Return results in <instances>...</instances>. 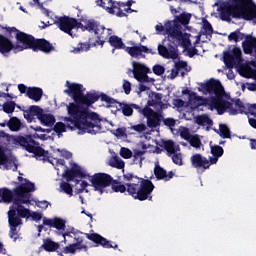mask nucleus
I'll return each instance as SVG.
<instances>
[{"label":"nucleus","mask_w":256,"mask_h":256,"mask_svg":"<svg viewBox=\"0 0 256 256\" xmlns=\"http://www.w3.org/2000/svg\"><path fill=\"white\" fill-rule=\"evenodd\" d=\"M198 90L204 95H211V98L204 99L195 92L189 93L188 112L195 111L200 107H207L210 111H217L218 115H223L225 111L230 115H239L247 113L245 105L238 102H233L229 95L225 93L223 86L219 80H209L201 84Z\"/></svg>","instance_id":"nucleus-1"},{"label":"nucleus","mask_w":256,"mask_h":256,"mask_svg":"<svg viewBox=\"0 0 256 256\" xmlns=\"http://www.w3.org/2000/svg\"><path fill=\"white\" fill-rule=\"evenodd\" d=\"M18 180L20 181V185L14 189L17 199L8 211V221L11 229L10 237L14 239V241H17V227L21 225V218L19 217H24L25 219L32 217L33 221H36V223H39V221L43 219L41 213L34 212L31 214L29 209L23 207V205L31 203V193L35 191V184L21 176L18 177Z\"/></svg>","instance_id":"nucleus-2"},{"label":"nucleus","mask_w":256,"mask_h":256,"mask_svg":"<svg viewBox=\"0 0 256 256\" xmlns=\"http://www.w3.org/2000/svg\"><path fill=\"white\" fill-rule=\"evenodd\" d=\"M68 117L64 118L66 126L69 129H78L79 133H105L111 131L113 122L107 119H101L99 114L81 109L79 105L70 103L67 105Z\"/></svg>","instance_id":"nucleus-3"},{"label":"nucleus","mask_w":256,"mask_h":256,"mask_svg":"<svg viewBox=\"0 0 256 256\" xmlns=\"http://www.w3.org/2000/svg\"><path fill=\"white\" fill-rule=\"evenodd\" d=\"M14 141L21 147H24L28 153H33L40 161H49V163L55 167L56 171H58L57 174L59 175V173H61L62 177H65L67 181H73L75 177H87L85 170L75 162H71V169L67 170L65 161L58 158L49 157V152L39 147V144L35 143L31 137H18Z\"/></svg>","instance_id":"nucleus-4"},{"label":"nucleus","mask_w":256,"mask_h":256,"mask_svg":"<svg viewBox=\"0 0 256 256\" xmlns=\"http://www.w3.org/2000/svg\"><path fill=\"white\" fill-rule=\"evenodd\" d=\"M214 7L217 11L214 15H218L222 21H231V17H234L256 23V5L253 0H218Z\"/></svg>","instance_id":"nucleus-5"},{"label":"nucleus","mask_w":256,"mask_h":256,"mask_svg":"<svg viewBox=\"0 0 256 256\" xmlns=\"http://www.w3.org/2000/svg\"><path fill=\"white\" fill-rule=\"evenodd\" d=\"M155 31L158 35H168L169 41L174 43V45H180V47H184L187 49L189 45H195L199 38L197 36H189L187 33L180 32L177 29V22L170 21L163 26V24L159 23L155 26ZM188 37V41L185 38Z\"/></svg>","instance_id":"nucleus-6"},{"label":"nucleus","mask_w":256,"mask_h":256,"mask_svg":"<svg viewBox=\"0 0 256 256\" xmlns=\"http://www.w3.org/2000/svg\"><path fill=\"white\" fill-rule=\"evenodd\" d=\"M17 43L14 45V51H24V49H33V51H43V53H51L53 51V45L47 40H35L32 36H29L23 32H16Z\"/></svg>","instance_id":"nucleus-7"},{"label":"nucleus","mask_w":256,"mask_h":256,"mask_svg":"<svg viewBox=\"0 0 256 256\" xmlns=\"http://www.w3.org/2000/svg\"><path fill=\"white\" fill-rule=\"evenodd\" d=\"M132 183L128 184L127 191L134 199H139V201H145L149 199L151 193H153V189L155 186L152 181L139 179L137 177H131Z\"/></svg>","instance_id":"nucleus-8"},{"label":"nucleus","mask_w":256,"mask_h":256,"mask_svg":"<svg viewBox=\"0 0 256 256\" xmlns=\"http://www.w3.org/2000/svg\"><path fill=\"white\" fill-rule=\"evenodd\" d=\"M133 109H137L138 113H141V115L146 117L147 126L150 129H156V127H159V125H161V119H163V116L160 113L153 111L151 108H149V106L141 109L136 104H124L122 106L123 115H125L126 117H131V115H133Z\"/></svg>","instance_id":"nucleus-9"},{"label":"nucleus","mask_w":256,"mask_h":256,"mask_svg":"<svg viewBox=\"0 0 256 256\" xmlns=\"http://www.w3.org/2000/svg\"><path fill=\"white\" fill-rule=\"evenodd\" d=\"M66 87L68 89H66L64 93L69 95V97H72L77 105H85L86 107H89V105H93V103L97 102V96L92 94H88L86 96L83 95L85 88L81 84L70 83L67 81Z\"/></svg>","instance_id":"nucleus-10"},{"label":"nucleus","mask_w":256,"mask_h":256,"mask_svg":"<svg viewBox=\"0 0 256 256\" xmlns=\"http://www.w3.org/2000/svg\"><path fill=\"white\" fill-rule=\"evenodd\" d=\"M133 1L125 3L113 2V0H97V5L103 7L110 15H116V17H125L127 13H131V4Z\"/></svg>","instance_id":"nucleus-11"},{"label":"nucleus","mask_w":256,"mask_h":256,"mask_svg":"<svg viewBox=\"0 0 256 256\" xmlns=\"http://www.w3.org/2000/svg\"><path fill=\"white\" fill-rule=\"evenodd\" d=\"M229 41H234L235 43H238V41H243L242 47L243 51L246 55H253V57H256V38L241 33V32H233L228 37Z\"/></svg>","instance_id":"nucleus-12"},{"label":"nucleus","mask_w":256,"mask_h":256,"mask_svg":"<svg viewBox=\"0 0 256 256\" xmlns=\"http://www.w3.org/2000/svg\"><path fill=\"white\" fill-rule=\"evenodd\" d=\"M61 31L68 33L71 37H75L77 29H83L81 23H77V20L69 17L58 18L55 22Z\"/></svg>","instance_id":"nucleus-13"},{"label":"nucleus","mask_w":256,"mask_h":256,"mask_svg":"<svg viewBox=\"0 0 256 256\" xmlns=\"http://www.w3.org/2000/svg\"><path fill=\"white\" fill-rule=\"evenodd\" d=\"M88 179L95 191L102 194L105 193V189L111 185V176L105 173H97L93 176H88Z\"/></svg>","instance_id":"nucleus-14"},{"label":"nucleus","mask_w":256,"mask_h":256,"mask_svg":"<svg viewBox=\"0 0 256 256\" xmlns=\"http://www.w3.org/2000/svg\"><path fill=\"white\" fill-rule=\"evenodd\" d=\"M82 31H94L95 35L99 37V39H109L110 35H113L112 29H106L103 25H95L90 20H83L81 22Z\"/></svg>","instance_id":"nucleus-15"},{"label":"nucleus","mask_w":256,"mask_h":256,"mask_svg":"<svg viewBox=\"0 0 256 256\" xmlns=\"http://www.w3.org/2000/svg\"><path fill=\"white\" fill-rule=\"evenodd\" d=\"M133 67V75L136 81L140 83H155V79L148 77V73H151V69H149L145 64L140 62H132Z\"/></svg>","instance_id":"nucleus-16"},{"label":"nucleus","mask_w":256,"mask_h":256,"mask_svg":"<svg viewBox=\"0 0 256 256\" xmlns=\"http://www.w3.org/2000/svg\"><path fill=\"white\" fill-rule=\"evenodd\" d=\"M0 165L10 171H17V159L11 156V151L0 144Z\"/></svg>","instance_id":"nucleus-17"},{"label":"nucleus","mask_w":256,"mask_h":256,"mask_svg":"<svg viewBox=\"0 0 256 256\" xmlns=\"http://www.w3.org/2000/svg\"><path fill=\"white\" fill-rule=\"evenodd\" d=\"M138 150L145 155V153H161L162 149L159 147L157 141L151 136H143L142 140L137 144Z\"/></svg>","instance_id":"nucleus-18"},{"label":"nucleus","mask_w":256,"mask_h":256,"mask_svg":"<svg viewBox=\"0 0 256 256\" xmlns=\"http://www.w3.org/2000/svg\"><path fill=\"white\" fill-rule=\"evenodd\" d=\"M201 33L202 34L200 35L187 34L188 37L184 38V41H189V37H197L198 41L196 44L189 45V47H187L186 49H193V47H196L199 41H202V43H205V38H203L205 36H206V39H209V37H211L213 33V27L211 26V23H209V21H207L205 18L202 19Z\"/></svg>","instance_id":"nucleus-19"},{"label":"nucleus","mask_w":256,"mask_h":256,"mask_svg":"<svg viewBox=\"0 0 256 256\" xmlns=\"http://www.w3.org/2000/svg\"><path fill=\"white\" fill-rule=\"evenodd\" d=\"M162 143L168 154L172 155L173 163H175V165H183V156L179 153V151H181L179 145L171 140L163 141Z\"/></svg>","instance_id":"nucleus-20"},{"label":"nucleus","mask_w":256,"mask_h":256,"mask_svg":"<svg viewBox=\"0 0 256 256\" xmlns=\"http://www.w3.org/2000/svg\"><path fill=\"white\" fill-rule=\"evenodd\" d=\"M224 63L229 69L235 67V65H240L241 50L239 48H233L230 52H225Z\"/></svg>","instance_id":"nucleus-21"},{"label":"nucleus","mask_w":256,"mask_h":256,"mask_svg":"<svg viewBox=\"0 0 256 256\" xmlns=\"http://www.w3.org/2000/svg\"><path fill=\"white\" fill-rule=\"evenodd\" d=\"M126 53H129L131 57H140L143 53H150L151 55H155V51L153 49L148 48L147 46H134L125 48Z\"/></svg>","instance_id":"nucleus-22"},{"label":"nucleus","mask_w":256,"mask_h":256,"mask_svg":"<svg viewBox=\"0 0 256 256\" xmlns=\"http://www.w3.org/2000/svg\"><path fill=\"white\" fill-rule=\"evenodd\" d=\"M191 163L196 169H209L212 165L211 161L207 160V158H203L200 154L193 155L191 157Z\"/></svg>","instance_id":"nucleus-23"},{"label":"nucleus","mask_w":256,"mask_h":256,"mask_svg":"<svg viewBox=\"0 0 256 256\" xmlns=\"http://www.w3.org/2000/svg\"><path fill=\"white\" fill-rule=\"evenodd\" d=\"M66 221L62 218H43V225L54 227L58 231H65Z\"/></svg>","instance_id":"nucleus-24"},{"label":"nucleus","mask_w":256,"mask_h":256,"mask_svg":"<svg viewBox=\"0 0 256 256\" xmlns=\"http://www.w3.org/2000/svg\"><path fill=\"white\" fill-rule=\"evenodd\" d=\"M179 71H191V68L187 65V62L180 61L175 64L171 71H168V79H175L179 75Z\"/></svg>","instance_id":"nucleus-25"},{"label":"nucleus","mask_w":256,"mask_h":256,"mask_svg":"<svg viewBox=\"0 0 256 256\" xmlns=\"http://www.w3.org/2000/svg\"><path fill=\"white\" fill-rule=\"evenodd\" d=\"M158 53L161 57H164V59H177L179 57V53L175 48L167 49V47L162 44L158 45Z\"/></svg>","instance_id":"nucleus-26"},{"label":"nucleus","mask_w":256,"mask_h":256,"mask_svg":"<svg viewBox=\"0 0 256 256\" xmlns=\"http://www.w3.org/2000/svg\"><path fill=\"white\" fill-rule=\"evenodd\" d=\"M13 50L15 51V45H13V42H11L9 38L0 35V53H2V55H7V53Z\"/></svg>","instance_id":"nucleus-27"},{"label":"nucleus","mask_w":256,"mask_h":256,"mask_svg":"<svg viewBox=\"0 0 256 256\" xmlns=\"http://www.w3.org/2000/svg\"><path fill=\"white\" fill-rule=\"evenodd\" d=\"M44 111L39 106H31L28 111L24 112V117L31 123L33 121V117H37L39 119L40 115H43Z\"/></svg>","instance_id":"nucleus-28"},{"label":"nucleus","mask_w":256,"mask_h":256,"mask_svg":"<svg viewBox=\"0 0 256 256\" xmlns=\"http://www.w3.org/2000/svg\"><path fill=\"white\" fill-rule=\"evenodd\" d=\"M88 239H90V241H94V243H99L100 245H102V247H106V249L117 248V244H115L114 246L111 245V242L107 241V239L101 237L98 234H90L88 235Z\"/></svg>","instance_id":"nucleus-29"},{"label":"nucleus","mask_w":256,"mask_h":256,"mask_svg":"<svg viewBox=\"0 0 256 256\" xmlns=\"http://www.w3.org/2000/svg\"><path fill=\"white\" fill-rule=\"evenodd\" d=\"M26 94L29 99L37 103L41 101V97H43V90L41 88L32 87L27 89Z\"/></svg>","instance_id":"nucleus-30"},{"label":"nucleus","mask_w":256,"mask_h":256,"mask_svg":"<svg viewBox=\"0 0 256 256\" xmlns=\"http://www.w3.org/2000/svg\"><path fill=\"white\" fill-rule=\"evenodd\" d=\"M238 73L241 77H245L246 79H255L256 81V70L251 69L249 65L238 68Z\"/></svg>","instance_id":"nucleus-31"},{"label":"nucleus","mask_w":256,"mask_h":256,"mask_svg":"<svg viewBox=\"0 0 256 256\" xmlns=\"http://www.w3.org/2000/svg\"><path fill=\"white\" fill-rule=\"evenodd\" d=\"M38 120L44 127H53V125H55V116L47 112H44L42 115H40Z\"/></svg>","instance_id":"nucleus-32"},{"label":"nucleus","mask_w":256,"mask_h":256,"mask_svg":"<svg viewBox=\"0 0 256 256\" xmlns=\"http://www.w3.org/2000/svg\"><path fill=\"white\" fill-rule=\"evenodd\" d=\"M210 149H211L212 155L214 156V158L210 159V163L212 165H215V163H217L219 157H221V155H223V148L221 146L213 145V143L210 142Z\"/></svg>","instance_id":"nucleus-33"},{"label":"nucleus","mask_w":256,"mask_h":256,"mask_svg":"<svg viewBox=\"0 0 256 256\" xmlns=\"http://www.w3.org/2000/svg\"><path fill=\"white\" fill-rule=\"evenodd\" d=\"M154 173L157 179H164L165 181H169V179L173 178V175L167 174L163 168L159 167V162H156L155 164Z\"/></svg>","instance_id":"nucleus-34"},{"label":"nucleus","mask_w":256,"mask_h":256,"mask_svg":"<svg viewBox=\"0 0 256 256\" xmlns=\"http://www.w3.org/2000/svg\"><path fill=\"white\" fill-rule=\"evenodd\" d=\"M12 199L13 194L11 193V190L7 188L0 189V203H11Z\"/></svg>","instance_id":"nucleus-35"},{"label":"nucleus","mask_w":256,"mask_h":256,"mask_svg":"<svg viewBox=\"0 0 256 256\" xmlns=\"http://www.w3.org/2000/svg\"><path fill=\"white\" fill-rule=\"evenodd\" d=\"M36 132L33 137L34 139H41V141H47V134H41V133H51L50 129H43L41 126H37L36 128H33Z\"/></svg>","instance_id":"nucleus-36"},{"label":"nucleus","mask_w":256,"mask_h":256,"mask_svg":"<svg viewBox=\"0 0 256 256\" xmlns=\"http://www.w3.org/2000/svg\"><path fill=\"white\" fill-rule=\"evenodd\" d=\"M109 165L115 169H125V161H123L119 156H113L109 160Z\"/></svg>","instance_id":"nucleus-37"},{"label":"nucleus","mask_w":256,"mask_h":256,"mask_svg":"<svg viewBox=\"0 0 256 256\" xmlns=\"http://www.w3.org/2000/svg\"><path fill=\"white\" fill-rule=\"evenodd\" d=\"M148 107H160V109H163L165 105L161 104V96L159 94H153L148 100Z\"/></svg>","instance_id":"nucleus-38"},{"label":"nucleus","mask_w":256,"mask_h":256,"mask_svg":"<svg viewBox=\"0 0 256 256\" xmlns=\"http://www.w3.org/2000/svg\"><path fill=\"white\" fill-rule=\"evenodd\" d=\"M109 43L111 47H114L115 49H125V44H123V40H121V38H119L118 36H110Z\"/></svg>","instance_id":"nucleus-39"},{"label":"nucleus","mask_w":256,"mask_h":256,"mask_svg":"<svg viewBox=\"0 0 256 256\" xmlns=\"http://www.w3.org/2000/svg\"><path fill=\"white\" fill-rule=\"evenodd\" d=\"M42 247L45 251H57V249H59V244L53 242L51 239H46L44 240Z\"/></svg>","instance_id":"nucleus-40"},{"label":"nucleus","mask_w":256,"mask_h":256,"mask_svg":"<svg viewBox=\"0 0 256 256\" xmlns=\"http://www.w3.org/2000/svg\"><path fill=\"white\" fill-rule=\"evenodd\" d=\"M248 111L250 113L251 116H249V124L251 125V127H253V129H256V104H252L249 108Z\"/></svg>","instance_id":"nucleus-41"},{"label":"nucleus","mask_w":256,"mask_h":256,"mask_svg":"<svg viewBox=\"0 0 256 256\" xmlns=\"http://www.w3.org/2000/svg\"><path fill=\"white\" fill-rule=\"evenodd\" d=\"M195 122L198 125H203V126H209V125H213V120H211V118H209V116L207 115H200L197 116L195 118Z\"/></svg>","instance_id":"nucleus-42"},{"label":"nucleus","mask_w":256,"mask_h":256,"mask_svg":"<svg viewBox=\"0 0 256 256\" xmlns=\"http://www.w3.org/2000/svg\"><path fill=\"white\" fill-rule=\"evenodd\" d=\"M173 107L178 111H186L188 112V104H186L183 100L177 98L172 101Z\"/></svg>","instance_id":"nucleus-43"},{"label":"nucleus","mask_w":256,"mask_h":256,"mask_svg":"<svg viewBox=\"0 0 256 256\" xmlns=\"http://www.w3.org/2000/svg\"><path fill=\"white\" fill-rule=\"evenodd\" d=\"M143 152H141V150L135 149L134 153L132 152V157H133V163L135 165H142V161H143Z\"/></svg>","instance_id":"nucleus-44"},{"label":"nucleus","mask_w":256,"mask_h":256,"mask_svg":"<svg viewBox=\"0 0 256 256\" xmlns=\"http://www.w3.org/2000/svg\"><path fill=\"white\" fill-rule=\"evenodd\" d=\"M60 193H65L69 197H73V188L69 183L63 182L60 184Z\"/></svg>","instance_id":"nucleus-45"},{"label":"nucleus","mask_w":256,"mask_h":256,"mask_svg":"<svg viewBox=\"0 0 256 256\" xmlns=\"http://www.w3.org/2000/svg\"><path fill=\"white\" fill-rule=\"evenodd\" d=\"M219 135L222 139H229L231 137V133L229 132V127L225 124H220L219 126Z\"/></svg>","instance_id":"nucleus-46"},{"label":"nucleus","mask_w":256,"mask_h":256,"mask_svg":"<svg viewBox=\"0 0 256 256\" xmlns=\"http://www.w3.org/2000/svg\"><path fill=\"white\" fill-rule=\"evenodd\" d=\"M8 127L11 131H19L21 129V121L17 118H12L8 122Z\"/></svg>","instance_id":"nucleus-47"},{"label":"nucleus","mask_w":256,"mask_h":256,"mask_svg":"<svg viewBox=\"0 0 256 256\" xmlns=\"http://www.w3.org/2000/svg\"><path fill=\"white\" fill-rule=\"evenodd\" d=\"M89 49H91V46L88 43H80L71 52L75 54L85 53V51H89Z\"/></svg>","instance_id":"nucleus-48"},{"label":"nucleus","mask_w":256,"mask_h":256,"mask_svg":"<svg viewBox=\"0 0 256 256\" xmlns=\"http://www.w3.org/2000/svg\"><path fill=\"white\" fill-rule=\"evenodd\" d=\"M54 157H64L65 159H71L73 154L67 150L56 149L54 150Z\"/></svg>","instance_id":"nucleus-49"},{"label":"nucleus","mask_w":256,"mask_h":256,"mask_svg":"<svg viewBox=\"0 0 256 256\" xmlns=\"http://www.w3.org/2000/svg\"><path fill=\"white\" fill-rule=\"evenodd\" d=\"M119 155L122 159H131V157H133V151L127 147H121Z\"/></svg>","instance_id":"nucleus-50"},{"label":"nucleus","mask_w":256,"mask_h":256,"mask_svg":"<svg viewBox=\"0 0 256 256\" xmlns=\"http://www.w3.org/2000/svg\"><path fill=\"white\" fill-rule=\"evenodd\" d=\"M4 113L11 114L15 111V102H6L3 104Z\"/></svg>","instance_id":"nucleus-51"},{"label":"nucleus","mask_w":256,"mask_h":256,"mask_svg":"<svg viewBox=\"0 0 256 256\" xmlns=\"http://www.w3.org/2000/svg\"><path fill=\"white\" fill-rule=\"evenodd\" d=\"M179 132H180V137H182V139H185L186 141H189V139H191V137L193 136L189 132V129H187L185 127H181L179 129Z\"/></svg>","instance_id":"nucleus-52"},{"label":"nucleus","mask_w":256,"mask_h":256,"mask_svg":"<svg viewBox=\"0 0 256 256\" xmlns=\"http://www.w3.org/2000/svg\"><path fill=\"white\" fill-rule=\"evenodd\" d=\"M188 141L190 145H192V147H195L196 149H199V147H201V140H199V137L197 135H192V137Z\"/></svg>","instance_id":"nucleus-53"},{"label":"nucleus","mask_w":256,"mask_h":256,"mask_svg":"<svg viewBox=\"0 0 256 256\" xmlns=\"http://www.w3.org/2000/svg\"><path fill=\"white\" fill-rule=\"evenodd\" d=\"M112 190L115 191V193H125L127 188L121 183H116L112 185Z\"/></svg>","instance_id":"nucleus-54"},{"label":"nucleus","mask_w":256,"mask_h":256,"mask_svg":"<svg viewBox=\"0 0 256 256\" xmlns=\"http://www.w3.org/2000/svg\"><path fill=\"white\" fill-rule=\"evenodd\" d=\"M54 131L58 133V135H61V133H65V131H67V127H65V124L58 122L54 127Z\"/></svg>","instance_id":"nucleus-55"},{"label":"nucleus","mask_w":256,"mask_h":256,"mask_svg":"<svg viewBox=\"0 0 256 256\" xmlns=\"http://www.w3.org/2000/svg\"><path fill=\"white\" fill-rule=\"evenodd\" d=\"M152 71L155 73V75L161 76L163 73H165V67L158 64L153 66Z\"/></svg>","instance_id":"nucleus-56"},{"label":"nucleus","mask_w":256,"mask_h":256,"mask_svg":"<svg viewBox=\"0 0 256 256\" xmlns=\"http://www.w3.org/2000/svg\"><path fill=\"white\" fill-rule=\"evenodd\" d=\"M178 21L182 24V25H187L189 23V21H191V15L189 14H182L179 18Z\"/></svg>","instance_id":"nucleus-57"},{"label":"nucleus","mask_w":256,"mask_h":256,"mask_svg":"<svg viewBox=\"0 0 256 256\" xmlns=\"http://www.w3.org/2000/svg\"><path fill=\"white\" fill-rule=\"evenodd\" d=\"M131 129L137 133H143V131H146L147 126L145 124H137L132 126Z\"/></svg>","instance_id":"nucleus-58"},{"label":"nucleus","mask_w":256,"mask_h":256,"mask_svg":"<svg viewBox=\"0 0 256 256\" xmlns=\"http://www.w3.org/2000/svg\"><path fill=\"white\" fill-rule=\"evenodd\" d=\"M122 87H123L124 93L126 95H129V93H131V82H129L127 80H124L123 84H122Z\"/></svg>","instance_id":"nucleus-59"},{"label":"nucleus","mask_w":256,"mask_h":256,"mask_svg":"<svg viewBox=\"0 0 256 256\" xmlns=\"http://www.w3.org/2000/svg\"><path fill=\"white\" fill-rule=\"evenodd\" d=\"M77 249H79V245L77 244H72L70 246H67L64 251L66 253H75L77 251Z\"/></svg>","instance_id":"nucleus-60"},{"label":"nucleus","mask_w":256,"mask_h":256,"mask_svg":"<svg viewBox=\"0 0 256 256\" xmlns=\"http://www.w3.org/2000/svg\"><path fill=\"white\" fill-rule=\"evenodd\" d=\"M36 205L40 209H47V207H49V202H47V201H38V202H36Z\"/></svg>","instance_id":"nucleus-61"},{"label":"nucleus","mask_w":256,"mask_h":256,"mask_svg":"<svg viewBox=\"0 0 256 256\" xmlns=\"http://www.w3.org/2000/svg\"><path fill=\"white\" fill-rule=\"evenodd\" d=\"M114 135H116V137H125V129L124 128L116 129Z\"/></svg>","instance_id":"nucleus-62"},{"label":"nucleus","mask_w":256,"mask_h":256,"mask_svg":"<svg viewBox=\"0 0 256 256\" xmlns=\"http://www.w3.org/2000/svg\"><path fill=\"white\" fill-rule=\"evenodd\" d=\"M165 125L168 127H175V120L172 118H168L164 121Z\"/></svg>","instance_id":"nucleus-63"},{"label":"nucleus","mask_w":256,"mask_h":256,"mask_svg":"<svg viewBox=\"0 0 256 256\" xmlns=\"http://www.w3.org/2000/svg\"><path fill=\"white\" fill-rule=\"evenodd\" d=\"M246 89H248V91H256V84L247 83Z\"/></svg>","instance_id":"nucleus-64"}]
</instances>
